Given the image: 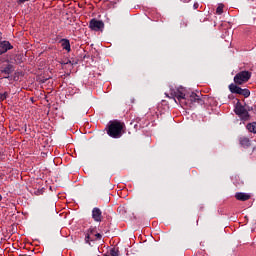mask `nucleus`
<instances>
[{"mask_svg": "<svg viewBox=\"0 0 256 256\" xmlns=\"http://www.w3.org/2000/svg\"><path fill=\"white\" fill-rule=\"evenodd\" d=\"M123 127H125V124L119 121L112 122L108 129V135L114 139H119L122 135Z\"/></svg>", "mask_w": 256, "mask_h": 256, "instance_id": "nucleus-1", "label": "nucleus"}, {"mask_svg": "<svg viewBox=\"0 0 256 256\" xmlns=\"http://www.w3.org/2000/svg\"><path fill=\"white\" fill-rule=\"evenodd\" d=\"M96 237H98L99 239H101V234H96Z\"/></svg>", "mask_w": 256, "mask_h": 256, "instance_id": "nucleus-20", "label": "nucleus"}, {"mask_svg": "<svg viewBox=\"0 0 256 256\" xmlns=\"http://www.w3.org/2000/svg\"><path fill=\"white\" fill-rule=\"evenodd\" d=\"M239 141H240V145L242 147H249V145H251V142L249 141V138L241 137Z\"/></svg>", "mask_w": 256, "mask_h": 256, "instance_id": "nucleus-10", "label": "nucleus"}, {"mask_svg": "<svg viewBox=\"0 0 256 256\" xmlns=\"http://www.w3.org/2000/svg\"><path fill=\"white\" fill-rule=\"evenodd\" d=\"M7 99V93L0 94V101H5Z\"/></svg>", "mask_w": 256, "mask_h": 256, "instance_id": "nucleus-18", "label": "nucleus"}, {"mask_svg": "<svg viewBox=\"0 0 256 256\" xmlns=\"http://www.w3.org/2000/svg\"><path fill=\"white\" fill-rule=\"evenodd\" d=\"M195 9H197V5H194Z\"/></svg>", "mask_w": 256, "mask_h": 256, "instance_id": "nucleus-23", "label": "nucleus"}, {"mask_svg": "<svg viewBox=\"0 0 256 256\" xmlns=\"http://www.w3.org/2000/svg\"><path fill=\"white\" fill-rule=\"evenodd\" d=\"M234 111L238 117H241V119H244L245 121L249 119V112L245 107H243V105H241V102H237Z\"/></svg>", "mask_w": 256, "mask_h": 256, "instance_id": "nucleus-3", "label": "nucleus"}, {"mask_svg": "<svg viewBox=\"0 0 256 256\" xmlns=\"http://www.w3.org/2000/svg\"><path fill=\"white\" fill-rule=\"evenodd\" d=\"M235 197L238 201H249L251 199V195L243 192H238L235 194Z\"/></svg>", "mask_w": 256, "mask_h": 256, "instance_id": "nucleus-7", "label": "nucleus"}, {"mask_svg": "<svg viewBox=\"0 0 256 256\" xmlns=\"http://www.w3.org/2000/svg\"><path fill=\"white\" fill-rule=\"evenodd\" d=\"M246 127L250 133H256V122L250 123Z\"/></svg>", "mask_w": 256, "mask_h": 256, "instance_id": "nucleus-12", "label": "nucleus"}, {"mask_svg": "<svg viewBox=\"0 0 256 256\" xmlns=\"http://www.w3.org/2000/svg\"><path fill=\"white\" fill-rule=\"evenodd\" d=\"M92 218L94 219V221L101 222V209L94 208L92 210Z\"/></svg>", "mask_w": 256, "mask_h": 256, "instance_id": "nucleus-8", "label": "nucleus"}, {"mask_svg": "<svg viewBox=\"0 0 256 256\" xmlns=\"http://www.w3.org/2000/svg\"><path fill=\"white\" fill-rule=\"evenodd\" d=\"M217 15H221L223 13V4H220L216 9Z\"/></svg>", "mask_w": 256, "mask_h": 256, "instance_id": "nucleus-15", "label": "nucleus"}, {"mask_svg": "<svg viewBox=\"0 0 256 256\" xmlns=\"http://www.w3.org/2000/svg\"><path fill=\"white\" fill-rule=\"evenodd\" d=\"M243 88L235 85V84H230L229 85V90L232 92V93H236L237 95H241V91H242Z\"/></svg>", "mask_w": 256, "mask_h": 256, "instance_id": "nucleus-9", "label": "nucleus"}, {"mask_svg": "<svg viewBox=\"0 0 256 256\" xmlns=\"http://www.w3.org/2000/svg\"><path fill=\"white\" fill-rule=\"evenodd\" d=\"M11 69H13V66L8 65L6 68H4V70H2V73H5V75H9L12 72Z\"/></svg>", "mask_w": 256, "mask_h": 256, "instance_id": "nucleus-13", "label": "nucleus"}, {"mask_svg": "<svg viewBox=\"0 0 256 256\" xmlns=\"http://www.w3.org/2000/svg\"><path fill=\"white\" fill-rule=\"evenodd\" d=\"M249 79H251V72L242 71L235 75L234 83H236V85H243V83H247Z\"/></svg>", "mask_w": 256, "mask_h": 256, "instance_id": "nucleus-2", "label": "nucleus"}, {"mask_svg": "<svg viewBox=\"0 0 256 256\" xmlns=\"http://www.w3.org/2000/svg\"><path fill=\"white\" fill-rule=\"evenodd\" d=\"M110 255L111 256H119V250H117V249H111L110 250Z\"/></svg>", "mask_w": 256, "mask_h": 256, "instance_id": "nucleus-16", "label": "nucleus"}, {"mask_svg": "<svg viewBox=\"0 0 256 256\" xmlns=\"http://www.w3.org/2000/svg\"><path fill=\"white\" fill-rule=\"evenodd\" d=\"M89 27L92 29V31H101L103 30V27H105V24L101 20L92 19Z\"/></svg>", "mask_w": 256, "mask_h": 256, "instance_id": "nucleus-4", "label": "nucleus"}, {"mask_svg": "<svg viewBox=\"0 0 256 256\" xmlns=\"http://www.w3.org/2000/svg\"><path fill=\"white\" fill-rule=\"evenodd\" d=\"M171 95L172 97H176L178 101H181V99H185V92H183V88L171 90Z\"/></svg>", "mask_w": 256, "mask_h": 256, "instance_id": "nucleus-6", "label": "nucleus"}, {"mask_svg": "<svg viewBox=\"0 0 256 256\" xmlns=\"http://www.w3.org/2000/svg\"><path fill=\"white\" fill-rule=\"evenodd\" d=\"M89 239H90V236H89V234H87L86 237H85L86 243H89Z\"/></svg>", "mask_w": 256, "mask_h": 256, "instance_id": "nucleus-19", "label": "nucleus"}, {"mask_svg": "<svg viewBox=\"0 0 256 256\" xmlns=\"http://www.w3.org/2000/svg\"><path fill=\"white\" fill-rule=\"evenodd\" d=\"M68 63H71V61L66 62L65 65H68Z\"/></svg>", "mask_w": 256, "mask_h": 256, "instance_id": "nucleus-21", "label": "nucleus"}, {"mask_svg": "<svg viewBox=\"0 0 256 256\" xmlns=\"http://www.w3.org/2000/svg\"><path fill=\"white\" fill-rule=\"evenodd\" d=\"M62 47L66 51H71V44L69 43V40H62Z\"/></svg>", "mask_w": 256, "mask_h": 256, "instance_id": "nucleus-11", "label": "nucleus"}, {"mask_svg": "<svg viewBox=\"0 0 256 256\" xmlns=\"http://www.w3.org/2000/svg\"><path fill=\"white\" fill-rule=\"evenodd\" d=\"M10 49H13V46L11 43H9V41L0 42V55L7 53Z\"/></svg>", "mask_w": 256, "mask_h": 256, "instance_id": "nucleus-5", "label": "nucleus"}, {"mask_svg": "<svg viewBox=\"0 0 256 256\" xmlns=\"http://www.w3.org/2000/svg\"><path fill=\"white\" fill-rule=\"evenodd\" d=\"M190 97H191L192 101H197V100H199V96H197V94H195V93H192V94L190 95Z\"/></svg>", "mask_w": 256, "mask_h": 256, "instance_id": "nucleus-17", "label": "nucleus"}, {"mask_svg": "<svg viewBox=\"0 0 256 256\" xmlns=\"http://www.w3.org/2000/svg\"><path fill=\"white\" fill-rule=\"evenodd\" d=\"M240 95H243L244 97H249L251 95V92L249 89H242Z\"/></svg>", "mask_w": 256, "mask_h": 256, "instance_id": "nucleus-14", "label": "nucleus"}, {"mask_svg": "<svg viewBox=\"0 0 256 256\" xmlns=\"http://www.w3.org/2000/svg\"><path fill=\"white\" fill-rule=\"evenodd\" d=\"M3 199V197L0 195V201Z\"/></svg>", "mask_w": 256, "mask_h": 256, "instance_id": "nucleus-22", "label": "nucleus"}]
</instances>
